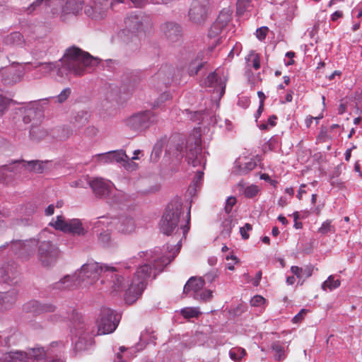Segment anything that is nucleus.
Wrapping results in <instances>:
<instances>
[{
	"label": "nucleus",
	"mask_w": 362,
	"mask_h": 362,
	"mask_svg": "<svg viewBox=\"0 0 362 362\" xmlns=\"http://www.w3.org/2000/svg\"><path fill=\"white\" fill-rule=\"evenodd\" d=\"M177 246L178 248L176 250L173 247L170 250V246L167 245L163 246V249L155 247L153 250L139 252L140 257H145L148 263L136 269L130 285L124 281L126 286H128L126 293L128 298L130 296H132L134 300L138 298L145 289L147 281L155 279L156 275L173 260L181 247V240L177 243Z\"/></svg>",
	"instance_id": "f257e3e1"
},
{
	"label": "nucleus",
	"mask_w": 362,
	"mask_h": 362,
	"mask_svg": "<svg viewBox=\"0 0 362 362\" xmlns=\"http://www.w3.org/2000/svg\"><path fill=\"white\" fill-rule=\"evenodd\" d=\"M201 136V128H194L186 141L185 160L189 165V170L190 173L194 174V175L185 194L186 202L189 201V204L185 216V224L182 226V239L186 238V235L190 230L192 198L197 195V192L200 189L204 177L205 162L202 154Z\"/></svg>",
	"instance_id": "f03ea898"
},
{
	"label": "nucleus",
	"mask_w": 362,
	"mask_h": 362,
	"mask_svg": "<svg viewBox=\"0 0 362 362\" xmlns=\"http://www.w3.org/2000/svg\"><path fill=\"white\" fill-rule=\"evenodd\" d=\"M99 59L92 57L88 52L72 46L67 48L59 61L55 62H38L35 68H40L45 74L56 70L59 76L63 77L69 74L81 76L91 71L99 64Z\"/></svg>",
	"instance_id": "7ed1b4c3"
},
{
	"label": "nucleus",
	"mask_w": 362,
	"mask_h": 362,
	"mask_svg": "<svg viewBox=\"0 0 362 362\" xmlns=\"http://www.w3.org/2000/svg\"><path fill=\"white\" fill-rule=\"evenodd\" d=\"M78 283L86 281L92 284L103 276L110 281L111 288L114 291L126 288L124 277L120 274L119 268L100 264L98 262H90L81 266L78 273L75 274Z\"/></svg>",
	"instance_id": "20e7f679"
},
{
	"label": "nucleus",
	"mask_w": 362,
	"mask_h": 362,
	"mask_svg": "<svg viewBox=\"0 0 362 362\" xmlns=\"http://www.w3.org/2000/svg\"><path fill=\"white\" fill-rule=\"evenodd\" d=\"M181 216V200L176 198L169 203L159 223L161 233L170 235L178 230V223Z\"/></svg>",
	"instance_id": "39448f33"
},
{
	"label": "nucleus",
	"mask_w": 362,
	"mask_h": 362,
	"mask_svg": "<svg viewBox=\"0 0 362 362\" xmlns=\"http://www.w3.org/2000/svg\"><path fill=\"white\" fill-rule=\"evenodd\" d=\"M43 113L42 110L34 106L24 110L23 121L25 124L31 123L30 129V136L33 140H40L45 137L47 132L40 127Z\"/></svg>",
	"instance_id": "423d86ee"
},
{
	"label": "nucleus",
	"mask_w": 362,
	"mask_h": 362,
	"mask_svg": "<svg viewBox=\"0 0 362 362\" xmlns=\"http://www.w3.org/2000/svg\"><path fill=\"white\" fill-rule=\"evenodd\" d=\"M158 120L157 115L151 110L137 112L124 121L125 126L135 132H141L149 128Z\"/></svg>",
	"instance_id": "0eeeda50"
},
{
	"label": "nucleus",
	"mask_w": 362,
	"mask_h": 362,
	"mask_svg": "<svg viewBox=\"0 0 362 362\" xmlns=\"http://www.w3.org/2000/svg\"><path fill=\"white\" fill-rule=\"evenodd\" d=\"M120 316L113 310L103 307L97 320L98 334H107L112 333L118 326Z\"/></svg>",
	"instance_id": "6e6552de"
},
{
	"label": "nucleus",
	"mask_w": 362,
	"mask_h": 362,
	"mask_svg": "<svg viewBox=\"0 0 362 362\" xmlns=\"http://www.w3.org/2000/svg\"><path fill=\"white\" fill-rule=\"evenodd\" d=\"M49 226L74 236H85L87 233V230L83 227L81 221L78 218L65 220L63 216H57L55 220L52 219L49 223Z\"/></svg>",
	"instance_id": "1a4fd4ad"
},
{
	"label": "nucleus",
	"mask_w": 362,
	"mask_h": 362,
	"mask_svg": "<svg viewBox=\"0 0 362 362\" xmlns=\"http://www.w3.org/2000/svg\"><path fill=\"white\" fill-rule=\"evenodd\" d=\"M114 3H122V0H86L84 11L92 19L101 20Z\"/></svg>",
	"instance_id": "9d476101"
},
{
	"label": "nucleus",
	"mask_w": 362,
	"mask_h": 362,
	"mask_svg": "<svg viewBox=\"0 0 362 362\" xmlns=\"http://www.w3.org/2000/svg\"><path fill=\"white\" fill-rule=\"evenodd\" d=\"M25 74L24 69L20 66H11L0 69V90L4 87L12 86L19 83Z\"/></svg>",
	"instance_id": "9b49d317"
},
{
	"label": "nucleus",
	"mask_w": 362,
	"mask_h": 362,
	"mask_svg": "<svg viewBox=\"0 0 362 362\" xmlns=\"http://www.w3.org/2000/svg\"><path fill=\"white\" fill-rule=\"evenodd\" d=\"M37 255L42 265L51 266L59 256V250L52 242L42 241L40 243Z\"/></svg>",
	"instance_id": "f8f14e48"
},
{
	"label": "nucleus",
	"mask_w": 362,
	"mask_h": 362,
	"mask_svg": "<svg viewBox=\"0 0 362 362\" xmlns=\"http://www.w3.org/2000/svg\"><path fill=\"white\" fill-rule=\"evenodd\" d=\"M206 86L214 88L213 98L217 101L216 106L218 107V101L223 96L226 91V78H221L216 71L210 73L204 81Z\"/></svg>",
	"instance_id": "ddd939ff"
},
{
	"label": "nucleus",
	"mask_w": 362,
	"mask_h": 362,
	"mask_svg": "<svg viewBox=\"0 0 362 362\" xmlns=\"http://www.w3.org/2000/svg\"><path fill=\"white\" fill-rule=\"evenodd\" d=\"M208 0H193L189 11L190 21L197 24L205 22L208 16Z\"/></svg>",
	"instance_id": "4468645a"
},
{
	"label": "nucleus",
	"mask_w": 362,
	"mask_h": 362,
	"mask_svg": "<svg viewBox=\"0 0 362 362\" xmlns=\"http://www.w3.org/2000/svg\"><path fill=\"white\" fill-rule=\"evenodd\" d=\"M76 326L78 327H74V329H77L76 331V337L78 339L74 342V350L76 352L86 351L93 345V338L88 332L83 330L81 322L77 323Z\"/></svg>",
	"instance_id": "2eb2a0df"
},
{
	"label": "nucleus",
	"mask_w": 362,
	"mask_h": 362,
	"mask_svg": "<svg viewBox=\"0 0 362 362\" xmlns=\"http://www.w3.org/2000/svg\"><path fill=\"white\" fill-rule=\"evenodd\" d=\"M160 33L162 36L171 44L178 42L181 37V26L175 21H167L161 24Z\"/></svg>",
	"instance_id": "dca6fc26"
},
{
	"label": "nucleus",
	"mask_w": 362,
	"mask_h": 362,
	"mask_svg": "<svg viewBox=\"0 0 362 362\" xmlns=\"http://www.w3.org/2000/svg\"><path fill=\"white\" fill-rule=\"evenodd\" d=\"M181 136L179 134H172L168 140L165 148V156L172 158L175 165L180 163Z\"/></svg>",
	"instance_id": "f3484780"
},
{
	"label": "nucleus",
	"mask_w": 362,
	"mask_h": 362,
	"mask_svg": "<svg viewBox=\"0 0 362 362\" xmlns=\"http://www.w3.org/2000/svg\"><path fill=\"white\" fill-rule=\"evenodd\" d=\"M88 185L93 190L94 194L100 199H106L112 194V186L110 181H105L103 178H95L88 182Z\"/></svg>",
	"instance_id": "a211bd4d"
},
{
	"label": "nucleus",
	"mask_w": 362,
	"mask_h": 362,
	"mask_svg": "<svg viewBox=\"0 0 362 362\" xmlns=\"http://www.w3.org/2000/svg\"><path fill=\"white\" fill-rule=\"evenodd\" d=\"M97 161L102 163H120L124 165L129 159L125 152L122 150L112 151L95 156Z\"/></svg>",
	"instance_id": "6ab92c4d"
},
{
	"label": "nucleus",
	"mask_w": 362,
	"mask_h": 362,
	"mask_svg": "<svg viewBox=\"0 0 362 362\" xmlns=\"http://www.w3.org/2000/svg\"><path fill=\"white\" fill-rule=\"evenodd\" d=\"M23 310L25 313L40 315L44 313L54 312L56 306L52 303H42L37 300H30L23 305Z\"/></svg>",
	"instance_id": "aec40b11"
},
{
	"label": "nucleus",
	"mask_w": 362,
	"mask_h": 362,
	"mask_svg": "<svg viewBox=\"0 0 362 362\" xmlns=\"http://www.w3.org/2000/svg\"><path fill=\"white\" fill-rule=\"evenodd\" d=\"M53 323H58L69 320L73 323L77 324L81 322V315L72 308L69 310H59L58 313L49 315V319Z\"/></svg>",
	"instance_id": "412c9836"
},
{
	"label": "nucleus",
	"mask_w": 362,
	"mask_h": 362,
	"mask_svg": "<svg viewBox=\"0 0 362 362\" xmlns=\"http://www.w3.org/2000/svg\"><path fill=\"white\" fill-rule=\"evenodd\" d=\"M19 274L18 265L14 263H7L0 265V279L7 284H15Z\"/></svg>",
	"instance_id": "4be33fe9"
},
{
	"label": "nucleus",
	"mask_w": 362,
	"mask_h": 362,
	"mask_svg": "<svg viewBox=\"0 0 362 362\" xmlns=\"http://www.w3.org/2000/svg\"><path fill=\"white\" fill-rule=\"evenodd\" d=\"M173 68L171 67H162L159 71L152 77V82L154 86L158 88L162 89L163 87H166L173 81L172 73Z\"/></svg>",
	"instance_id": "5701e85b"
},
{
	"label": "nucleus",
	"mask_w": 362,
	"mask_h": 362,
	"mask_svg": "<svg viewBox=\"0 0 362 362\" xmlns=\"http://www.w3.org/2000/svg\"><path fill=\"white\" fill-rule=\"evenodd\" d=\"M140 82L139 76L134 72H129L124 75L122 83L119 88V91L124 94L132 93L138 86Z\"/></svg>",
	"instance_id": "b1692460"
},
{
	"label": "nucleus",
	"mask_w": 362,
	"mask_h": 362,
	"mask_svg": "<svg viewBox=\"0 0 362 362\" xmlns=\"http://www.w3.org/2000/svg\"><path fill=\"white\" fill-rule=\"evenodd\" d=\"M18 291L16 288H11L6 292H0L1 309H8L17 300Z\"/></svg>",
	"instance_id": "393cba45"
},
{
	"label": "nucleus",
	"mask_w": 362,
	"mask_h": 362,
	"mask_svg": "<svg viewBox=\"0 0 362 362\" xmlns=\"http://www.w3.org/2000/svg\"><path fill=\"white\" fill-rule=\"evenodd\" d=\"M204 286V279L202 277H191L185 284L182 288V293L192 292L194 296L202 289Z\"/></svg>",
	"instance_id": "a878e982"
},
{
	"label": "nucleus",
	"mask_w": 362,
	"mask_h": 362,
	"mask_svg": "<svg viewBox=\"0 0 362 362\" xmlns=\"http://www.w3.org/2000/svg\"><path fill=\"white\" fill-rule=\"evenodd\" d=\"M134 219L129 216H122L117 224V230L123 234H130L135 230Z\"/></svg>",
	"instance_id": "bb28decb"
},
{
	"label": "nucleus",
	"mask_w": 362,
	"mask_h": 362,
	"mask_svg": "<svg viewBox=\"0 0 362 362\" xmlns=\"http://www.w3.org/2000/svg\"><path fill=\"white\" fill-rule=\"evenodd\" d=\"M78 285H79V284L78 283V279L75 274L71 276L66 275L63 279L53 284L52 288L56 290L71 289Z\"/></svg>",
	"instance_id": "cd10ccee"
},
{
	"label": "nucleus",
	"mask_w": 362,
	"mask_h": 362,
	"mask_svg": "<svg viewBox=\"0 0 362 362\" xmlns=\"http://www.w3.org/2000/svg\"><path fill=\"white\" fill-rule=\"evenodd\" d=\"M8 362H29V354L22 350H11L4 354Z\"/></svg>",
	"instance_id": "c85d7f7f"
},
{
	"label": "nucleus",
	"mask_w": 362,
	"mask_h": 362,
	"mask_svg": "<svg viewBox=\"0 0 362 362\" xmlns=\"http://www.w3.org/2000/svg\"><path fill=\"white\" fill-rule=\"evenodd\" d=\"M23 246L22 247V250L20 251L19 257L27 259L30 255H33L38 243V240L33 238L23 241Z\"/></svg>",
	"instance_id": "c756f323"
},
{
	"label": "nucleus",
	"mask_w": 362,
	"mask_h": 362,
	"mask_svg": "<svg viewBox=\"0 0 362 362\" xmlns=\"http://www.w3.org/2000/svg\"><path fill=\"white\" fill-rule=\"evenodd\" d=\"M202 54H199L197 57L192 59L187 65V72L190 76L197 74L199 71L204 66L206 62H202Z\"/></svg>",
	"instance_id": "7c9ffc66"
},
{
	"label": "nucleus",
	"mask_w": 362,
	"mask_h": 362,
	"mask_svg": "<svg viewBox=\"0 0 362 362\" xmlns=\"http://www.w3.org/2000/svg\"><path fill=\"white\" fill-rule=\"evenodd\" d=\"M129 196L120 190L112 191V194L107 198L110 204H121L129 201Z\"/></svg>",
	"instance_id": "2f4dec72"
},
{
	"label": "nucleus",
	"mask_w": 362,
	"mask_h": 362,
	"mask_svg": "<svg viewBox=\"0 0 362 362\" xmlns=\"http://www.w3.org/2000/svg\"><path fill=\"white\" fill-rule=\"evenodd\" d=\"M86 0H66L64 11L69 13L77 14L82 10Z\"/></svg>",
	"instance_id": "473e14b6"
},
{
	"label": "nucleus",
	"mask_w": 362,
	"mask_h": 362,
	"mask_svg": "<svg viewBox=\"0 0 362 362\" xmlns=\"http://www.w3.org/2000/svg\"><path fill=\"white\" fill-rule=\"evenodd\" d=\"M4 42L8 45L21 46L24 44V39L21 33L13 32L6 36Z\"/></svg>",
	"instance_id": "72a5a7b5"
},
{
	"label": "nucleus",
	"mask_w": 362,
	"mask_h": 362,
	"mask_svg": "<svg viewBox=\"0 0 362 362\" xmlns=\"http://www.w3.org/2000/svg\"><path fill=\"white\" fill-rule=\"evenodd\" d=\"M167 141V137L164 136L158 140L153 147L151 160L156 162L160 158L164 145Z\"/></svg>",
	"instance_id": "f704fd0d"
},
{
	"label": "nucleus",
	"mask_w": 362,
	"mask_h": 362,
	"mask_svg": "<svg viewBox=\"0 0 362 362\" xmlns=\"http://www.w3.org/2000/svg\"><path fill=\"white\" fill-rule=\"evenodd\" d=\"M291 271L298 279H307L312 276L313 267L311 266H306L303 268L298 266H292Z\"/></svg>",
	"instance_id": "c9c22d12"
},
{
	"label": "nucleus",
	"mask_w": 362,
	"mask_h": 362,
	"mask_svg": "<svg viewBox=\"0 0 362 362\" xmlns=\"http://www.w3.org/2000/svg\"><path fill=\"white\" fill-rule=\"evenodd\" d=\"M202 314L199 307H185L182 308V318L188 321L192 319H197Z\"/></svg>",
	"instance_id": "e433bc0d"
},
{
	"label": "nucleus",
	"mask_w": 362,
	"mask_h": 362,
	"mask_svg": "<svg viewBox=\"0 0 362 362\" xmlns=\"http://www.w3.org/2000/svg\"><path fill=\"white\" fill-rule=\"evenodd\" d=\"M88 117L89 115L86 111L81 110L76 112L73 117V123L76 127L80 128L87 124Z\"/></svg>",
	"instance_id": "4c0bfd02"
},
{
	"label": "nucleus",
	"mask_w": 362,
	"mask_h": 362,
	"mask_svg": "<svg viewBox=\"0 0 362 362\" xmlns=\"http://www.w3.org/2000/svg\"><path fill=\"white\" fill-rule=\"evenodd\" d=\"M25 351L29 354V361L30 359L39 361L47 356L45 349L42 346H37L33 348H28Z\"/></svg>",
	"instance_id": "58836bf2"
},
{
	"label": "nucleus",
	"mask_w": 362,
	"mask_h": 362,
	"mask_svg": "<svg viewBox=\"0 0 362 362\" xmlns=\"http://www.w3.org/2000/svg\"><path fill=\"white\" fill-rule=\"evenodd\" d=\"M10 247V253L20 256V251L22 250L23 243L22 240H11L10 243H6L0 247V249H5L7 247Z\"/></svg>",
	"instance_id": "ea45409f"
},
{
	"label": "nucleus",
	"mask_w": 362,
	"mask_h": 362,
	"mask_svg": "<svg viewBox=\"0 0 362 362\" xmlns=\"http://www.w3.org/2000/svg\"><path fill=\"white\" fill-rule=\"evenodd\" d=\"M232 11L230 8H223L218 16L216 22L221 25V27H224L228 25L231 19Z\"/></svg>",
	"instance_id": "a19ab883"
},
{
	"label": "nucleus",
	"mask_w": 362,
	"mask_h": 362,
	"mask_svg": "<svg viewBox=\"0 0 362 362\" xmlns=\"http://www.w3.org/2000/svg\"><path fill=\"white\" fill-rule=\"evenodd\" d=\"M245 60L248 67L252 66L255 70L260 68L259 57L255 51H250L248 55L245 57Z\"/></svg>",
	"instance_id": "79ce46f5"
},
{
	"label": "nucleus",
	"mask_w": 362,
	"mask_h": 362,
	"mask_svg": "<svg viewBox=\"0 0 362 362\" xmlns=\"http://www.w3.org/2000/svg\"><path fill=\"white\" fill-rule=\"evenodd\" d=\"M23 162L20 160H13L9 164L4 165V169H6V173H12L14 174L21 173L24 168L22 166Z\"/></svg>",
	"instance_id": "37998d69"
},
{
	"label": "nucleus",
	"mask_w": 362,
	"mask_h": 362,
	"mask_svg": "<svg viewBox=\"0 0 362 362\" xmlns=\"http://www.w3.org/2000/svg\"><path fill=\"white\" fill-rule=\"evenodd\" d=\"M340 286V281L339 279L334 280V276L330 275L326 281L323 282L322 284V288L324 291H327L329 289V291H332L335 288H337Z\"/></svg>",
	"instance_id": "c03bdc74"
},
{
	"label": "nucleus",
	"mask_w": 362,
	"mask_h": 362,
	"mask_svg": "<svg viewBox=\"0 0 362 362\" xmlns=\"http://www.w3.org/2000/svg\"><path fill=\"white\" fill-rule=\"evenodd\" d=\"M194 298L203 303L209 302L213 298V291L211 289L200 290Z\"/></svg>",
	"instance_id": "a18cd8bd"
},
{
	"label": "nucleus",
	"mask_w": 362,
	"mask_h": 362,
	"mask_svg": "<svg viewBox=\"0 0 362 362\" xmlns=\"http://www.w3.org/2000/svg\"><path fill=\"white\" fill-rule=\"evenodd\" d=\"M71 89L70 88H66L63 89L61 93L54 97H50L55 103L62 104L64 103L71 95Z\"/></svg>",
	"instance_id": "49530a36"
},
{
	"label": "nucleus",
	"mask_w": 362,
	"mask_h": 362,
	"mask_svg": "<svg viewBox=\"0 0 362 362\" xmlns=\"http://www.w3.org/2000/svg\"><path fill=\"white\" fill-rule=\"evenodd\" d=\"M272 349L275 352L274 358L276 360L281 361L284 359V347L279 341H275L272 344Z\"/></svg>",
	"instance_id": "de8ad7c7"
},
{
	"label": "nucleus",
	"mask_w": 362,
	"mask_h": 362,
	"mask_svg": "<svg viewBox=\"0 0 362 362\" xmlns=\"http://www.w3.org/2000/svg\"><path fill=\"white\" fill-rule=\"evenodd\" d=\"M317 232L322 235L327 234L328 233H334L335 228L332 225L331 220H326L324 221L321 226L318 228Z\"/></svg>",
	"instance_id": "09e8293b"
},
{
	"label": "nucleus",
	"mask_w": 362,
	"mask_h": 362,
	"mask_svg": "<svg viewBox=\"0 0 362 362\" xmlns=\"http://www.w3.org/2000/svg\"><path fill=\"white\" fill-rule=\"evenodd\" d=\"M229 355L232 360L238 361L245 355V351L239 347L233 348L230 350Z\"/></svg>",
	"instance_id": "8fccbe9b"
},
{
	"label": "nucleus",
	"mask_w": 362,
	"mask_h": 362,
	"mask_svg": "<svg viewBox=\"0 0 362 362\" xmlns=\"http://www.w3.org/2000/svg\"><path fill=\"white\" fill-rule=\"evenodd\" d=\"M11 101L12 100L11 99L3 96L0 93V117H1L8 110Z\"/></svg>",
	"instance_id": "3c124183"
},
{
	"label": "nucleus",
	"mask_w": 362,
	"mask_h": 362,
	"mask_svg": "<svg viewBox=\"0 0 362 362\" xmlns=\"http://www.w3.org/2000/svg\"><path fill=\"white\" fill-rule=\"evenodd\" d=\"M259 192L258 187L254 185H251L243 188V193L247 198H253L255 197Z\"/></svg>",
	"instance_id": "603ef678"
},
{
	"label": "nucleus",
	"mask_w": 362,
	"mask_h": 362,
	"mask_svg": "<svg viewBox=\"0 0 362 362\" xmlns=\"http://www.w3.org/2000/svg\"><path fill=\"white\" fill-rule=\"evenodd\" d=\"M224 27H221L219 23H217L216 21L212 24L209 31L208 35L210 38H215L219 34L221 33Z\"/></svg>",
	"instance_id": "864d4df0"
},
{
	"label": "nucleus",
	"mask_w": 362,
	"mask_h": 362,
	"mask_svg": "<svg viewBox=\"0 0 362 362\" xmlns=\"http://www.w3.org/2000/svg\"><path fill=\"white\" fill-rule=\"evenodd\" d=\"M52 1L53 0H35L26 8L27 13L28 14L32 13L42 2H45L46 6H51Z\"/></svg>",
	"instance_id": "5fc2aeb1"
},
{
	"label": "nucleus",
	"mask_w": 362,
	"mask_h": 362,
	"mask_svg": "<svg viewBox=\"0 0 362 362\" xmlns=\"http://www.w3.org/2000/svg\"><path fill=\"white\" fill-rule=\"evenodd\" d=\"M256 165L257 164L255 161L250 160L249 161L240 165V171L242 174H246L252 170L255 169Z\"/></svg>",
	"instance_id": "6e6d98bb"
},
{
	"label": "nucleus",
	"mask_w": 362,
	"mask_h": 362,
	"mask_svg": "<svg viewBox=\"0 0 362 362\" xmlns=\"http://www.w3.org/2000/svg\"><path fill=\"white\" fill-rule=\"evenodd\" d=\"M98 241L103 246H107L110 241V232L108 230H103L101 232L98 236Z\"/></svg>",
	"instance_id": "4d7b16f0"
},
{
	"label": "nucleus",
	"mask_w": 362,
	"mask_h": 362,
	"mask_svg": "<svg viewBox=\"0 0 362 362\" xmlns=\"http://www.w3.org/2000/svg\"><path fill=\"white\" fill-rule=\"evenodd\" d=\"M251 0H238L237 12L240 14L243 13L250 6Z\"/></svg>",
	"instance_id": "13d9d810"
},
{
	"label": "nucleus",
	"mask_w": 362,
	"mask_h": 362,
	"mask_svg": "<svg viewBox=\"0 0 362 362\" xmlns=\"http://www.w3.org/2000/svg\"><path fill=\"white\" fill-rule=\"evenodd\" d=\"M236 204V199L234 197H230L226 199V206H225V211L226 214H229L233 206Z\"/></svg>",
	"instance_id": "bf43d9fd"
},
{
	"label": "nucleus",
	"mask_w": 362,
	"mask_h": 362,
	"mask_svg": "<svg viewBox=\"0 0 362 362\" xmlns=\"http://www.w3.org/2000/svg\"><path fill=\"white\" fill-rule=\"evenodd\" d=\"M217 277H218V272L215 269H213V270L210 271L209 272L206 273L204 275L203 279H204V282L207 281L208 283L211 284L212 282H214L215 281V279Z\"/></svg>",
	"instance_id": "052dcab7"
},
{
	"label": "nucleus",
	"mask_w": 362,
	"mask_h": 362,
	"mask_svg": "<svg viewBox=\"0 0 362 362\" xmlns=\"http://www.w3.org/2000/svg\"><path fill=\"white\" fill-rule=\"evenodd\" d=\"M22 162H23L22 166L24 168V169L35 173V168L39 163L38 160H31L29 162H25L24 160H22Z\"/></svg>",
	"instance_id": "680f3d73"
},
{
	"label": "nucleus",
	"mask_w": 362,
	"mask_h": 362,
	"mask_svg": "<svg viewBox=\"0 0 362 362\" xmlns=\"http://www.w3.org/2000/svg\"><path fill=\"white\" fill-rule=\"evenodd\" d=\"M276 144V139L272 137L264 145V151H273L275 149Z\"/></svg>",
	"instance_id": "e2e57ef3"
},
{
	"label": "nucleus",
	"mask_w": 362,
	"mask_h": 362,
	"mask_svg": "<svg viewBox=\"0 0 362 362\" xmlns=\"http://www.w3.org/2000/svg\"><path fill=\"white\" fill-rule=\"evenodd\" d=\"M252 229V226L250 223H245L243 227L240 228V235L244 240H247L249 238V234L247 231H250Z\"/></svg>",
	"instance_id": "0e129e2a"
},
{
	"label": "nucleus",
	"mask_w": 362,
	"mask_h": 362,
	"mask_svg": "<svg viewBox=\"0 0 362 362\" xmlns=\"http://www.w3.org/2000/svg\"><path fill=\"white\" fill-rule=\"evenodd\" d=\"M268 32L267 27H261L256 30V36L259 40H263L265 39L267 34Z\"/></svg>",
	"instance_id": "69168bd1"
},
{
	"label": "nucleus",
	"mask_w": 362,
	"mask_h": 362,
	"mask_svg": "<svg viewBox=\"0 0 362 362\" xmlns=\"http://www.w3.org/2000/svg\"><path fill=\"white\" fill-rule=\"evenodd\" d=\"M265 299L261 296H255L250 300V304L252 306H259L264 304Z\"/></svg>",
	"instance_id": "338daca9"
},
{
	"label": "nucleus",
	"mask_w": 362,
	"mask_h": 362,
	"mask_svg": "<svg viewBox=\"0 0 362 362\" xmlns=\"http://www.w3.org/2000/svg\"><path fill=\"white\" fill-rule=\"evenodd\" d=\"M211 122L214 125H218L220 127H222V121L218 115H214L211 117Z\"/></svg>",
	"instance_id": "774afa93"
}]
</instances>
